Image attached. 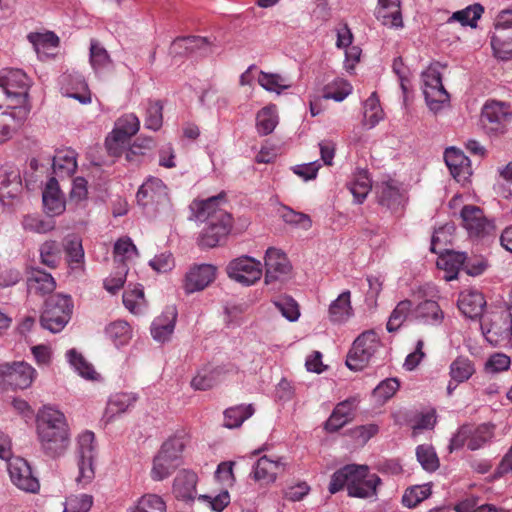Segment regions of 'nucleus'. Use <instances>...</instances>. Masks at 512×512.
I'll use <instances>...</instances> for the list:
<instances>
[{"label": "nucleus", "instance_id": "f257e3e1", "mask_svg": "<svg viewBox=\"0 0 512 512\" xmlns=\"http://www.w3.org/2000/svg\"><path fill=\"white\" fill-rule=\"evenodd\" d=\"M225 203L224 193L206 200H193L189 208L191 218L206 222V227L198 238L202 248H214L224 239L232 228V216L221 205Z\"/></svg>", "mask_w": 512, "mask_h": 512}, {"label": "nucleus", "instance_id": "f03ea898", "mask_svg": "<svg viewBox=\"0 0 512 512\" xmlns=\"http://www.w3.org/2000/svg\"><path fill=\"white\" fill-rule=\"evenodd\" d=\"M73 308L70 295L59 293L49 297L41 314V326L52 333L61 332L70 321Z\"/></svg>", "mask_w": 512, "mask_h": 512}, {"label": "nucleus", "instance_id": "7ed1b4c3", "mask_svg": "<svg viewBox=\"0 0 512 512\" xmlns=\"http://www.w3.org/2000/svg\"><path fill=\"white\" fill-rule=\"evenodd\" d=\"M493 28L491 47L494 56L504 61L512 59V8L497 14Z\"/></svg>", "mask_w": 512, "mask_h": 512}, {"label": "nucleus", "instance_id": "20e7f679", "mask_svg": "<svg viewBox=\"0 0 512 512\" xmlns=\"http://www.w3.org/2000/svg\"><path fill=\"white\" fill-rule=\"evenodd\" d=\"M494 428L495 426L489 423L478 426L471 424L461 426L450 440L449 451L453 452L464 446L472 451L482 448L492 439Z\"/></svg>", "mask_w": 512, "mask_h": 512}, {"label": "nucleus", "instance_id": "39448f33", "mask_svg": "<svg viewBox=\"0 0 512 512\" xmlns=\"http://www.w3.org/2000/svg\"><path fill=\"white\" fill-rule=\"evenodd\" d=\"M31 79L27 74L16 68H4L0 71V87L13 102L12 105H29L28 91Z\"/></svg>", "mask_w": 512, "mask_h": 512}, {"label": "nucleus", "instance_id": "423d86ee", "mask_svg": "<svg viewBox=\"0 0 512 512\" xmlns=\"http://www.w3.org/2000/svg\"><path fill=\"white\" fill-rule=\"evenodd\" d=\"M380 347V340L373 330L365 331L356 338L350 349L346 365L354 371L362 370L371 361Z\"/></svg>", "mask_w": 512, "mask_h": 512}, {"label": "nucleus", "instance_id": "0eeeda50", "mask_svg": "<svg viewBox=\"0 0 512 512\" xmlns=\"http://www.w3.org/2000/svg\"><path fill=\"white\" fill-rule=\"evenodd\" d=\"M421 78L426 103L431 111L438 112L449 101V94L442 84L439 65H430L422 72Z\"/></svg>", "mask_w": 512, "mask_h": 512}, {"label": "nucleus", "instance_id": "6e6552de", "mask_svg": "<svg viewBox=\"0 0 512 512\" xmlns=\"http://www.w3.org/2000/svg\"><path fill=\"white\" fill-rule=\"evenodd\" d=\"M95 435L92 431H84L78 436V466L79 476L77 483L85 487L91 483L95 477L94 457H95Z\"/></svg>", "mask_w": 512, "mask_h": 512}, {"label": "nucleus", "instance_id": "1a4fd4ad", "mask_svg": "<svg viewBox=\"0 0 512 512\" xmlns=\"http://www.w3.org/2000/svg\"><path fill=\"white\" fill-rule=\"evenodd\" d=\"M512 113L504 102L488 101L482 108L480 122L485 133L500 135L506 131Z\"/></svg>", "mask_w": 512, "mask_h": 512}, {"label": "nucleus", "instance_id": "9d476101", "mask_svg": "<svg viewBox=\"0 0 512 512\" xmlns=\"http://www.w3.org/2000/svg\"><path fill=\"white\" fill-rule=\"evenodd\" d=\"M37 376V371L27 362L15 361L0 364V387L9 385L13 388L30 387Z\"/></svg>", "mask_w": 512, "mask_h": 512}, {"label": "nucleus", "instance_id": "9b49d317", "mask_svg": "<svg viewBox=\"0 0 512 512\" xmlns=\"http://www.w3.org/2000/svg\"><path fill=\"white\" fill-rule=\"evenodd\" d=\"M43 452L50 457L60 456L65 452L70 443V428L68 424L56 425L36 431Z\"/></svg>", "mask_w": 512, "mask_h": 512}, {"label": "nucleus", "instance_id": "f8f14e48", "mask_svg": "<svg viewBox=\"0 0 512 512\" xmlns=\"http://www.w3.org/2000/svg\"><path fill=\"white\" fill-rule=\"evenodd\" d=\"M7 470L12 484L18 489L28 493L39 491V480L34 476L31 466L25 459L13 457L7 462Z\"/></svg>", "mask_w": 512, "mask_h": 512}, {"label": "nucleus", "instance_id": "ddd939ff", "mask_svg": "<svg viewBox=\"0 0 512 512\" xmlns=\"http://www.w3.org/2000/svg\"><path fill=\"white\" fill-rule=\"evenodd\" d=\"M226 270L231 279L246 286L253 285L262 276L261 262L249 256H241L232 260Z\"/></svg>", "mask_w": 512, "mask_h": 512}, {"label": "nucleus", "instance_id": "4468645a", "mask_svg": "<svg viewBox=\"0 0 512 512\" xmlns=\"http://www.w3.org/2000/svg\"><path fill=\"white\" fill-rule=\"evenodd\" d=\"M461 219L471 237H484L495 229L493 222L487 219L483 210L478 206L465 205L461 210Z\"/></svg>", "mask_w": 512, "mask_h": 512}, {"label": "nucleus", "instance_id": "2eb2a0df", "mask_svg": "<svg viewBox=\"0 0 512 512\" xmlns=\"http://www.w3.org/2000/svg\"><path fill=\"white\" fill-rule=\"evenodd\" d=\"M29 113L30 105H8L5 110L0 106V144L12 137Z\"/></svg>", "mask_w": 512, "mask_h": 512}, {"label": "nucleus", "instance_id": "dca6fc26", "mask_svg": "<svg viewBox=\"0 0 512 512\" xmlns=\"http://www.w3.org/2000/svg\"><path fill=\"white\" fill-rule=\"evenodd\" d=\"M61 92L64 96L78 100L82 104L91 102V92L83 75L78 72H65L59 77Z\"/></svg>", "mask_w": 512, "mask_h": 512}, {"label": "nucleus", "instance_id": "f3484780", "mask_svg": "<svg viewBox=\"0 0 512 512\" xmlns=\"http://www.w3.org/2000/svg\"><path fill=\"white\" fill-rule=\"evenodd\" d=\"M137 202L143 207L150 204L171 207L167 187L159 178H149L143 183L136 194Z\"/></svg>", "mask_w": 512, "mask_h": 512}, {"label": "nucleus", "instance_id": "a211bd4d", "mask_svg": "<svg viewBox=\"0 0 512 512\" xmlns=\"http://www.w3.org/2000/svg\"><path fill=\"white\" fill-rule=\"evenodd\" d=\"M381 479L376 474H369L368 467L358 465V472L349 483V496L357 498H369L376 495L377 487Z\"/></svg>", "mask_w": 512, "mask_h": 512}, {"label": "nucleus", "instance_id": "6ab92c4d", "mask_svg": "<svg viewBox=\"0 0 512 512\" xmlns=\"http://www.w3.org/2000/svg\"><path fill=\"white\" fill-rule=\"evenodd\" d=\"M358 399L350 397L339 402L333 409L330 417L324 423V429L329 432H337L354 419Z\"/></svg>", "mask_w": 512, "mask_h": 512}, {"label": "nucleus", "instance_id": "aec40b11", "mask_svg": "<svg viewBox=\"0 0 512 512\" xmlns=\"http://www.w3.org/2000/svg\"><path fill=\"white\" fill-rule=\"evenodd\" d=\"M265 268V283L269 284L288 275L291 265L283 252L270 247L265 254Z\"/></svg>", "mask_w": 512, "mask_h": 512}, {"label": "nucleus", "instance_id": "412c9836", "mask_svg": "<svg viewBox=\"0 0 512 512\" xmlns=\"http://www.w3.org/2000/svg\"><path fill=\"white\" fill-rule=\"evenodd\" d=\"M22 192V181L18 169L9 168L0 170V202L4 206L12 205Z\"/></svg>", "mask_w": 512, "mask_h": 512}, {"label": "nucleus", "instance_id": "4be33fe9", "mask_svg": "<svg viewBox=\"0 0 512 512\" xmlns=\"http://www.w3.org/2000/svg\"><path fill=\"white\" fill-rule=\"evenodd\" d=\"M42 202L45 213L50 216L61 215L66 209L65 196L55 177H51L42 192Z\"/></svg>", "mask_w": 512, "mask_h": 512}, {"label": "nucleus", "instance_id": "5701e85b", "mask_svg": "<svg viewBox=\"0 0 512 512\" xmlns=\"http://www.w3.org/2000/svg\"><path fill=\"white\" fill-rule=\"evenodd\" d=\"M216 269L210 264L194 266L187 273L184 288L187 293H193L206 288L214 279Z\"/></svg>", "mask_w": 512, "mask_h": 512}, {"label": "nucleus", "instance_id": "b1692460", "mask_svg": "<svg viewBox=\"0 0 512 512\" xmlns=\"http://www.w3.org/2000/svg\"><path fill=\"white\" fill-rule=\"evenodd\" d=\"M444 160L451 175L458 181H463L471 174L470 160L465 154L454 147L446 149Z\"/></svg>", "mask_w": 512, "mask_h": 512}, {"label": "nucleus", "instance_id": "393cba45", "mask_svg": "<svg viewBox=\"0 0 512 512\" xmlns=\"http://www.w3.org/2000/svg\"><path fill=\"white\" fill-rule=\"evenodd\" d=\"M197 474L190 470H180L173 482V494L179 500L191 501L195 498Z\"/></svg>", "mask_w": 512, "mask_h": 512}, {"label": "nucleus", "instance_id": "a878e982", "mask_svg": "<svg viewBox=\"0 0 512 512\" xmlns=\"http://www.w3.org/2000/svg\"><path fill=\"white\" fill-rule=\"evenodd\" d=\"M485 305L483 294L475 289L462 291L458 298V308L468 318L482 315Z\"/></svg>", "mask_w": 512, "mask_h": 512}, {"label": "nucleus", "instance_id": "bb28decb", "mask_svg": "<svg viewBox=\"0 0 512 512\" xmlns=\"http://www.w3.org/2000/svg\"><path fill=\"white\" fill-rule=\"evenodd\" d=\"M177 318V310L170 306L151 325V334L156 341L165 342L172 335Z\"/></svg>", "mask_w": 512, "mask_h": 512}, {"label": "nucleus", "instance_id": "cd10ccee", "mask_svg": "<svg viewBox=\"0 0 512 512\" xmlns=\"http://www.w3.org/2000/svg\"><path fill=\"white\" fill-rule=\"evenodd\" d=\"M412 318L426 325L438 326L443 322L444 313L436 301L425 300L413 309Z\"/></svg>", "mask_w": 512, "mask_h": 512}, {"label": "nucleus", "instance_id": "c85d7f7f", "mask_svg": "<svg viewBox=\"0 0 512 512\" xmlns=\"http://www.w3.org/2000/svg\"><path fill=\"white\" fill-rule=\"evenodd\" d=\"M376 17L385 26L402 27L400 0H378Z\"/></svg>", "mask_w": 512, "mask_h": 512}, {"label": "nucleus", "instance_id": "c756f323", "mask_svg": "<svg viewBox=\"0 0 512 512\" xmlns=\"http://www.w3.org/2000/svg\"><path fill=\"white\" fill-rule=\"evenodd\" d=\"M65 359L70 368L81 378L87 381L96 380V370L91 362L75 348L65 352Z\"/></svg>", "mask_w": 512, "mask_h": 512}, {"label": "nucleus", "instance_id": "7c9ffc66", "mask_svg": "<svg viewBox=\"0 0 512 512\" xmlns=\"http://www.w3.org/2000/svg\"><path fill=\"white\" fill-rule=\"evenodd\" d=\"M283 470L284 464L282 462L262 456L254 466L253 476L256 481L272 483L276 480L277 474Z\"/></svg>", "mask_w": 512, "mask_h": 512}, {"label": "nucleus", "instance_id": "2f4dec72", "mask_svg": "<svg viewBox=\"0 0 512 512\" xmlns=\"http://www.w3.org/2000/svg\"><path fill=\"white\" fill-rule=\"evenodd\" d=\"M56 288V281L51 274L34 269L27 278V289L30 294L46 295Z\"/></svg>", "mask_w": 512, "mask_h": 512}, {"label": "nucleus", "instance_id": "473e14b6", "mask_svg": "<svg viewBox=\"0 0 512 512\" xmlns=\"http://www.w3.org/2000/svg\"><path fill=\"white\" fill-rule=\"evenodd\" d=\"M68 424L62 411L52 405H45L36 414V431H44L56 425Z\"/></svg>", "mask_w": 512, "mask_h": 512}, {"label": "nucleus", "instance_id": "72a5a7b5", "mask_svg": "<svg viewBox=\"0 0 512 512\" xmlns=\"http://www.w3.org/2000/svg\"><path fill=\"white\" fill-rule=\"evenodd\" d=\"M104 335L116 347L125 346L132 338V328L127 321L116 320L105 327Z\"/></svg>", "mask_w": 512, "mask_h": 512}, {"label": "nucleus", "instance_id": "f704fd0d", "mask_svg": "<svg viewBox=\"0 0 512 512\" xmlns=\"http://www.w3.org/2000/svg\"><path fill=\"white\" fill-rule=\"evenodd\" d=\"M52 168L59 177L70 176L77 169L76 153L74 150H59L53 157Z\"/></svg>", "mask_w": 512, "mask_h": 512}, {"label": "nucleus", "instance_id": "c9c22d12", "mask_svg": "<svg viewBox=\"0 0 512 512\" xmlns=\"http://www.w3.org/2000/svg\"><path fill=\"white\" fill-rule=\"evenodd\" d=\"M224 374L222 367H204L200 369L191 381L196 390H208L214 387Z\"/></svg>", "mask_w": 512, "mask_h": 512}, {"label": "nucleus", "instance_id": "e433bc0d", "mask_svg": "<svg viewBox=\"0 0 512 512\" xmlns=\"http://www.w3.org/2000/svg\"><path fill=\"white\" fill-rule=\"evenodd\" d=\"M122 302L125 308L132 314L139 315L143 313L146 300L142 285H129L123 292Z\"/></svg>", "mask_w": 512, "mask_h": 512}, {"label": "nucleus", "instance_id": "4c0bfd02", "mask_svg": "<svg viewBox=\"0 0 512 512\" xmlns=\"http://www.w3.org/2000/svg\"><path fill=\"white\" fill-rule=\"evenodd\" d=\"M137 397L131 393H116L109 398L103 418L110 421L116 414L125 412L133 406Z\"/></svg>", "mask_w": 512, "mask_h": 512}, {"label": "nucleus", "instance_id": "58836bf2", "mask_svg": "<svg viewBox=\"0 0 512 512\" xmlns=\"http://www.w3.org/2000/svg\"><path fill=\"white\" fill-rule=\"evenodd\" d=\"M352 315L350 291L342 292L329 306V319L334 323H342Z\"/></svg>", "mask_w": 512, "mask_h": 512}, {"label": "nucleus", "instance_id": "ea45409f", "mask_svg": "<svg viewBox=\"0 0 512 512\" xmlns=\"http://www.w3.org/2000/svg\"><path fill=\"white\" fill-rule=\"evenodd\" d=\"M375 191L380 205L392 210L400 204V191L392 181L377 184Z\"/></svg>", "mask_w": 512, "mask_h": 512}, {"label": "nucleus", "instance_id": "a19ab883", "mask_svg": "<svg viewBox=\"0 0 512 512\" xmlns=\"http://www.w3.org/2000/svg\"><path fill=\"white\" fill-rule=\"evenodd\" d=\"M348 189L352 193L356 203H363L372 189V181L368 172L365 170L356 172L353 179L348 184Z\"/></svg>", "mask_w": 512, "mask_h": 512}, {"label": "nucleus", "instance_id": "79ce46f5", "mask_svg": "<svg viewBox=\"0 0 512 512\" xmlns=\"http://www.w3.org/2000/svg\"><path fill=\"white\" fill-rule=\"evenodd\" d=\"M474 373V363L466 356H458L449 366L450 378L456 383L468 381Z\"/></svg>", "mask_w": 512, "mask_h": 512}, {"label": "nucleus", "instance_id": "37998d69", "mask_svg": "<svg viewBox=\"0 0 512 512\" xmlns=\"http://www.w3.org/2000/svg\"><path fill=\"white\" fill-rule=\"evenodd\" d=\"M27 38L39 57H41V54L48 55L49 51L57 48L59 44L57 35L50 31L45 33H29Z\"/></svg>", "mask_w": 512, "mask_h": 512}, {"label": "nucleus", "instance_id": "c03bdc74", "mask_svg": "<svg viewBox=\"0 0 512 512\" xmlns=\"http://www.w3.org/2000/svg\"><path fill=\"white\" fill-rule=\"evenodd\" d=\"M139 128V118L134 113H127L116 120L112 133L129 141L139 131Z\"/></svg>", "mask_w": 512, "mask_h": 512}, {"label": "nucleus", "instance_id": "a18cd8bd", "mask_svg": "<svg viewBox=\"0 0 512 512\" xmlns=\"http://www.w3.org/2000/svg\"><path fill=\"white\" fill-rule=\"evenodd\" d=\"M257 80L263 89L269 92H275L278 95H280L282 91L291 87L289 79L278 73L260 71Z\"/></svg>", "mask_w": 512, "mask_h": 512}, {"label": "nucleus", "instance_id": "49530a36", "mask_svg": "<svg viewBox=\"0 0 512 512\" xmlns=\"http://www.w3.org/2000/svg\"><path fill=\"white\" fill-rule=\"evenodd\" d=\"M254 411L252 404L230 407L224 411V426L227 428H237L246 419L251 417Z\"/></svg>", "mask_w": 512, "mask_h": 512}, {"label": "nucleus", "instance_id": "de8ad7c7", "mask_svg": "<svg viewBox=\"0 0 512 512\" xmlns=\"http://www.w3.org/2000/svg\"><path fill=\"white\" fill-rule=\"evenodd\" d=\"M358 472V465L350 464L337 470L331 477L329 492L335 494L345 486L349 492V483L353 480L355 473Z\"/></svg>", "mask_w": 512, "mask_h": 512}, {"label": "nucleus", "instance_id": "09e8293b", "mask_svg": "<svg viewBox=\"0 0 512 512\" xmlns=\"http://www.w3.org/2000/svg\"><path fill=\"white\" fill-rule=\"evenodd\" d=\"M278 123L276 105L262 108L256 116V127L260 134L268 135L273 132Z\"/></svg>", "mask_w": 512, "mask_h": 512}, {"label": "nucleus", "instance_id": "8fccbe9b", "mask_svg": "<svg viewBox=\"0 0 512 512\" xmlns=\"http://www.w3.org/2000/svg\"><path fill=\"white\" fill-rule=\"evenodd\" d=\"M128 512H166V503L159 495L147 493Z\"/></svg>", "mask_w": 512, "mask_h": 512}, {"label": "nucleus", "instance_id": "3c124183", "mask_svg": "<svg viewBox=\"0 0 512 512\" xmlns=\"http://www.w3.org/2000/svg\"><path fill=\"white\" fill-rule=\"evenodd\" d=\"M178 466V463L165 457L164 454L159 451L153 459L151 478L154 481H162L169 477Z\"/></svg>", "mask_w": 512, "mask_h": 512}, {"label": "nucleus", "instance_id": "603ef678", "mask_svg": "<svg viewBox=\"0 0 512 512\" xmlns=\"http://www.w3.org/2000/svg\"><path fill=\"white\" fill-rule=\"evenodd\" d=\"M412 311V302L410 300L400 301L389 317L386 325L387 330L389 332L397 331L408 316L412 317Z\"/></svg>", "mask_w": 512, "mask_h": 512}, {"label": "nucleus", "instance_id": "864d4df0", "mask_svg": "<svg viewBox=\"0 0 512 512\" xmlns=\"http://www.w3.org/2000/svg\"><path fill=\"white\" fill-rule=\"evenodd\" d=\"M383 110L375 92L364 103V125L375 127L383 119Z\"/></svg>", "mask_w": 512, "mask_h": 512}, {"label": "nucleus", "instance_id": "5fc2aeb1", "mask_svg": "<svg viewBox=\"0 0 512 512\" xmlns=\"http://www.w3.org/2000/svg\"><path fill=\"white\" fill-rule=\"evenodd\" d=\"M484 9L480 4H474L463 10L454 12L448 19L447 24L458 21L462 26L475 27L476 22L480 19Z\"/></svg>", "mask_w": 512, "mask_h": 512}, {"label": "nucleus", "instance_id": "6e6d98bb", "mask_svg": "<svg viewBox=\"0 0 512 512\" xmlns=\"http://www.w3.org/2000/svg\"><path fill=\"white\" fill-rule=\"evenodd\" d=\"M21 224L25 231L38 234L48 233L55 228V222L53 220H45L40 215L36 214L25 215Z\"/></svg>", "mask_w": 512, "mask_h": 512}, {"label": "nucleus", "instance_id": "4d7b16f0", "mask_svg": "<svg viewBox=\"0 0 512 512\" xmlns=\"http://www.w3.org/2000/svg\"><path fill=\"white\" fill-rule=\"evenodd\" d=\"M163 125V103L160 100H148L145 127L157 131Z\"/></svg>", "mask_w": 512, "mask_h": 512}, {"label": "nucleus", "instance_id": "13d9d810", "mask_svg": "<svg viewBox=\"0 0 512 512\" xmlns=\"http://www.w3.org/2000/svg\"><path fill=\"white\" fill-rule=\"evenodd\" d=\"M41 263L55 268L61 260V249L54 240L45 241L39 248Z\"/></svg>", "mask_w": 512, "mask_h": 512}, {"label": "nucleus", "instance_id": "bf43d9fd", "mask_svg": "<svg viewBox=\"0 0 512 512\" xmlns=\"http://www.w3.org/2000/svg\"><path fill=\"white\" fill-rule=\"evenodd\" d=\"M64 248L71 267H79L84 259V250L81 240L77 236H68L65 239Z\"/></svg>", "mask_w": 512, "mask_h": 512}, {"label": "nucleus", "instance_id": "052dcab7", "mask_svg": "<svg viewBox=\"0 0 512 512\" xmlns=\"http://www.w3.org/2000/svg\"><path fill=\"white\" fill-rule=\"evenodd\" d=\"M128 273L127 265H118L116 271L103 280L104 289L111 295H116L123 289Z\"/></svg>", "mask_w": 512, "mask_h": 512}, {"label": "nucleus", "instance_id": "680f3d73", "mask_svg": "<svg viewBox=\"0 0 512 512\" xmlns=\"http://www.w3.org/2000/svg\"><path fill=\"white\" fill-rule=\"evenodd\" d=\"M430 495L431 487L429 485H416L406 489L402 503L405 507L414 508Z\"/></svg>", "mask_w": 512, "mask_h": 512}, {"label": "nucleus", "instance_id": "e2e57ef3", "mask_svg": "<svg viewBox=\"0 0 512 512\" xmlns=\"http://www.w3.org/2000/svg\"><path fill=\"white\" fill-rule=\"evenodd\" d=\"M136 246L130 238L119 239L114 245V260L118 265H126V261L137 256Z\"/></svg>", "mask_w": 512, "mask_h": 512}, {"label": "nucleus", "instance_id": "0e129e2a", "mask_svg": "<svg viewBox=\"0 0 512 512\" xmlns=\"http://www.w3.org/2000/svg\"><path fill=\"white\" fill-rule=\"evenodd\" d=\"M94 502L92 495L79 494L69 496L64 503L63 512H88Z\"/></svg>", "mask_w": 512, "mask_h": 512}, {"label": "nucleus", "instance_id": "69168bd1", "mask_svg": "<svg viewBox=\"0 0 512 512\" xmlns=\"http://www.w3.org/2000/svg\"><path fill=\"white\" fill-rule=\"evenodd\" d=\"M417 460L426 471H435L439 467V459L430 445H419L416 449Z\"/></svg>", "mask_w": 512, "mask_h": 512}, {"label": "nucleus", "instance_id": "338daca9", "mask_svg": "<svg viewBox=\"0 0 512 512\" xmlns=\"http://www.w3.org/2000/svg\"><path fill=\"white\" fill-rule=\"evenodd\" d=\"M352 92L351 84L343 79L336 80L325 89L324 97L335 101H343Z\"/></svg>", "mask_w": 512, "mask_h": 512}, {"label": "nucleus", "instance_id": "774afa93", "mask_svg": "<svg viewBox=\"0 0 512 512\" xmlns=\"http://www.w3.org/2000/svg\"><path fill=\"white\" fill-rule=\"evenodd\" d=\"M184 447L185 444L181 438L173 437L165 441L159 451L162 452L165 457L179 465Z\"/></svg>", "mask_w": 512, "mask_h": 512}]
</instances>
